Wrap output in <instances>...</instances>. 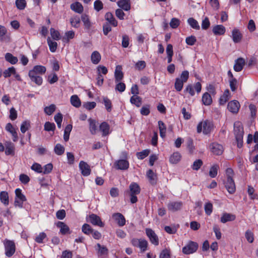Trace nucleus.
<instances>
[{
  "instance_id": "f257e3e1",
  "label": "nucleus",
  "mask_w": 258,
  "mask_h": 258,
  "mask_svg": "<svg viewBox=\"0 0 258 258\" xmlns=\"http://www.w3.org/2000/svg\"><path fill=\"white\" fill-rule=\"evenodd\" d=\"M234 134L237 142V146L238 148H241L243 146L244 131L243 125L239 121H235L234 123Z\"/></svg>"
},
{
  "instance_id": "f03ea898",
  "label": "nucleus",
  "mask_w": 258,
  "mask_h": 258,
  "mask_svg": "<svg viewBox=\"0 0 258 258\" xmlns=\"http://www.w3.org/2000/svg\"><path fill=\"white\" fill-rule=\"evenodd\" d=\"M234 171L231 168H227V191L232 194L236 190V186L233 179Z\"/></svg>"
},
{
  "instance_id": "7ed1b4c3",
  "label": "nucleus",
  "mask_w": 258,
  "mask_h": 258,
  "mask_svg": "<svg viewBox=\"0 0 258 258\" xmlns=\"http://www.w3.org/2000/svg\"><path fill=\"white\" fill-rule=\"evenodd\" d=\"M213 128V124L212 121L205 120L200 122L197 126V132L200 133L203 131L204 134L210 133Z\"/></svg>"
},
{
  "instance_id": "20e7f679",
  "label": "nucleus",
  "mask_w": 258,
  "mask_h": 258,
  "mask_svg": "<svg viewBox=\"0 0 258 258\" xmlns=\"http://www.w3.org/2000/svg\"><path fill=\"white\" fill-rule=\"evenodd\" d=\"M16 197L14 205L16 207L22 208L23 206V203L26 201V198L22 192L20 188H16L15 191Z\"/></svg>"
},
{
  "instance_id": "39448f33",
  "label": "nucleus",
  "mask_w": 258,
  "mask_h": 258,
  "mask_svg": "<svg viewBox=\"0 0 258 258\" xmlns=\"http://www.w3.org/2000/svg\"><path fill=\"white\" fill-rule=\"evenodd\" d=\"M202 89V85L200 82L196 83L193 86L191 84H188L186 86L184 92L188 93L191 96H193L195 95V90L198 94L200 93Z\"/></svg>"
},
{
  "instance_id": "423d86ee",
  "label": "nucleus",
  "mask_w": 258,
  "mask_h": 258,
  "mask_svg": "<svg viewBox=\"0 0 258 258\" xmlns=\"http://www.w3.org/2000/svg\"><path fill=\"white\" fill-rule=\"evenodd\" d=\"M4 245L6 255L8 257L12 256L15 252V244L14 241L6 240L4 241Z\"/></svg>"
},
{
  "instance_id": "0eeeda50",
  "label": "nucleus",
  "mask_w": 258,
  "mask_h": 258,
  "mask_svg": "<svg viewBox=\"0 0 258 258\" xmlns=\"http://www.w3.org/2000/svg\"><path fill=\"white\" fill-rule=\"evenodd\" d=\"M132 244L140 248L142 252H144L147 250L148 246V242L144 239L134 238L132 240Z\"/></svg>"
},
{
  "instance_id": "6e6552de",
  "label": "nucleus",
  "mask_w": 258,
  "mask_h": 258,
  "mask_svg": "<svg viewBox=\"0 0 258 258\" xmlns=\"http://www.w3.org/2000/svg\"><path fill=\"white\" fill-rule=\"evenodd\" d=\"M198 248V244L195 242L190 241L182 248V252L185 254H189L196 252Z\"/></svg>"
},
{
  "instance_id": "1a4fd4ad",
  "label": "nucleus",
  "mask_w": 258,
  "mask_h": 258,
  "mask_svg": "<svg viewBox=\"0 0 258 258\" xmlns=\"http://www.w3.org/2000/svg\"><path fill=\"white\" fill-rule=\"evenodd\" d=\"M145 231L150 242L156 246L158 245L159 244V239L155 232L150 228H146Z\"/></svg>"
},
{
  "instance_id": "9d476101",
  "label": "nucleus",
  "mask_w": 258,
  "mask_h": 258,
  "mask_svg": "<svg viewBox=\"0 0 258 258\" xmlns=\"http://www.w3.org/2000/svg\"><path fill=\"white\" fill-rule=\"evenodd\" d=\"M240 107L239 102L235 100L230 101L227 105V109L234 114H237L238 112Z\"/></svg>"
},
{
  "instance_id": "9b49d317",
  "label": "nucleus",
  "mask_w": 258,
  "mask_h": 258,
  "mask_svg": "<svg viewBox=\"0 0 258 258\" xmlns=\"http://www.w3.org/2000/svg\"><path fill=\"white\" fill-rule=\"evenodd\" d=\"M87 221L93 225L98 226L100 227L104 226V223L102 222L101 218L97 215L92 214L87 218Z\"/></svg>"
},
{
  "instance_id": "f8f14e48",
  "label": "nucleus",
  "mask_w": 258,
  "mask_h": 258,
  "mask_svg": "<svg viewBox=\"0 0 258 258\" xmlns=\"http://www.w3.org/2000/svg\"><path fill=\"white\" fill-rule=\"evenodd\" d=\"M230 36L234 43H240L243 37V35L241 31L236 28L233 29Z\"/></svg>"
},
{
  "instance_id": "ddd939ff",
  "label": "nucleus",
  "mask_w": 258,
  "mask_h": 258,
  "mask_svg": "<svg viewBox=\"0 0 258 258\" xmlns=\"http://www.w3.org/2000/svg\"><path fill=\"white\" fill-rule=\"evenodd\" d=\"M245 60L242 57H238L235 60L233 69L235 72H239L242 70L245 64Z\"/></svg>"
},
{
  "instance_id": "4468645a",
  "label": "nucleus",
  "mask_w": 258,
  "mask_h": 258,
  "mask_svg": "<svg viewBox=\"0 0 258 258\" xmlns=\"http://www.w3.org/2000/svg\"><path fill=\"white\" fill-rule=\"evenodd\" d=\"M112 218L120 227H122L125 224V219L124 217L119 213L113 214Z\"/></svg>"
},
{
  "instance_id": "2eb2a0df",
  "label": "nucleus",
  "mask_w": 258,
  "mask_h": 258,
  "mask_svg": "<svg viewBox=\"0 0 258 258\" xmlns=\"http://www.w3.org/2000/svg\"><path fill=\"white\" fill-rule=\"evenodd\" d=\"M79 168L84 176H88L90 174L91 169L90 166L86 162L83 161H80Z\"/></svg>"
},
{
  "instance_id": "dca6fc26",
  "label": "nucleus",
  "mask_w": 258,
  "mask_h": 258,
  "mask_svg": "<svg viewBox=\"0 0 258 258\" xmlns=\"http://www.w3.org/2000/svg\"><path fill=\"white\" fill-rule=\"evenodd\" d=\"M56 226L60 229V233L62 235L71 233L69 226L62 222H58L56 224Z\"/></svg>"
},
{
  "instance_id": "f3484780",
  "label": "nucleus",
  "mask_w": 258,
  "mask_h": 258,
  "mask_svg": "<svg viewBox=\"0 0 258 258\" xmlns=\"http://www.w3.org/2000/svg\"><path fill=\"white\" fill-rule=\"evenodd\" d=\"M6 147L5 154L6 155H14L15 154V145L11 142H6L5 143Z\"/></svg>"
},
{
  "instance_id": "a211bd4d",
  "label": "nucleus",
  "mask_w": 258,
  "mask_h": 258,
  "mask_svg": "<svg viewBox=\"0 0 258 258\" xmlns=\"http://www.w3.org/2000/svg\"><path fill=\"white\" fill-rule=\"evenodd\" d=\"M115 165L116 168L120 170H126L129 167L128 162L124 159L119 160L115 162Z\"/></svg>"
},
{
  "instance_id": "6ab92c4d",
  "label": "nucleus",
  "mask_w": 258,
  "mask_h": 258,
  "mask_svg": "<svg viewBox=\"0 0 258 258\" xmlns=\"http://www.w3.org/2000/svg\"><path fill=\"white\" fill-rule=\"evenodd\" d=\"M182 204L180 202H171L167 205L169 210L172 212H175L180 210L182 207Z\"/></svg>"
},
{
  "instance_id": "aec40b11",
  "label": "nucleus",
  "mask_w": 258,
  "mask_h": 258,
  "mask_svg": "<svg viewBox=\"0 0 258 258\" xmlns=\"http://www.w3.org/2000/svg\"><path fill=\"white\" fill-rule=\"evenodd\" d=\"M6 130L7 131L10 132L12 134L13 141H17L18 137L16 130L13 127L11 123H8L7 124L6 126Z\"/></svg>"
},
{
  "instance_id": "412c9836",
  "label": "nucleus",
  "mask_w": 258,
  "mask_h": 258,
  "mask_svg": "<svg viewBox=\"0 0 258 258\" xmlns=\"http://www.w3.org/2000/svg\"><path fill=\"white\" fill-rule=\"evenodd\" d=\"M212 152L216 155H221L223 152V147L222 145L217 143H213L211 145Z\"/></svg>"
},
{
  "instance_id": "4be33fe9",
  "label": "nucleus",
  "mask_w": 258,
  "mask_h": 258,
  "mask_svg": "<svg viewBox=\"0 0 258 258\" xmlns=\"http://www.w3.org/2000/svg\"><path fill=\"white\" fill-rule=\"evenodd\" d=\"M46 71V68L44 66L41 65H37L33 67L32 70L29 72H32L33 74L36 75H41L44 74Z\"/></svg>"
},
{
  "instance_id": "5701e85b",
  "label": "nucleus",
  "mask_w": 258,
  "mask_h": 258,
  "mask_svg": "<svg viewBox=\"0 0 258 258\" xmlns=\"http://www.w3.org/2000/svg\"><path fill=\"white\" fill-rule=\"evenodd\" d=\"M119 7L124 11H127L131 9V4L130 0H120L117 2Z\"/></svg>"
},
{
  "instance_id": "b1692460",
  "label": "nucleus",
  "mask_w": 258,
  "mask_h": 258,
  "mask_svg": "<svg viewBox=\"0 0 258 258\" xmlns=\"http://www.w3.org/2000/svg\"><path fill=\"white\" fill-rule=\"evenodd\" d=\"M114 76H115V82H120L123 77V73L121 71V67L120 66H117L116 67L115 72H114Z\"/></svg>"
},
{
  "instance_id": "393cba45",
  "label": "nucleus",
  "mask_w": 258,
  "mask_h": 258,
  "mask_svg": "<svg viewBox=\"0 0 258 258\" xmlns=\"http://www.w3.org/2000/svg\"><path fill=\"white\" fill-rule=\"evenodd\" d=\"M71 9L76 13L81 14L84 10L82 5L79 2H75L71 5Z\"/></svg>"
},
{
  "instance_id": "a878e982",
  "label": "nucleus",
  "mask_w": 258,
  "mask_h": 258,
  "mask_svg": "<svg viewBox=\"0 0 258 258\" xmlns=\"http://www.w3.org/2000/svg\"><path fill=\"white\" fill-rule=\"evenodd\" d=\"M32 72H29V77L31 81L35 82L38 85H41L42 83V78L39 75L33 74Z\"/></svg>"
},
{
  "instance_id": "bb28decb",
  "label": "nucleus",
  "mask_w": 258,
  "mask_h": 258,
  "mask_svg": "<svg viewBox=\"0 0 258 258\" xmlns=\"http://www.w3.org/2000/svg\"><path fill=\"white\" fill-rule=\"evenodd\" d=\"M212 31L215 35H221L224 34L225 28L223 25H218L213 28Z\"/></svg>"
},
{
  "instance_id": "cd10ccee",
  "label": "nucleus",
  "mask_w": 258,
  "mask_h": 258,
  "mask_svg": "<svg viewBox=\"0 0 258 258\" xmlns=\"http://www.w3.org/2000/svg\"><path fill=\"white\" fill-rule=\"evenodd\" d=\"M101 58V54L98 51H93L91 55V60L93 64H98Z\"/></svg>"
},
{
  "instance_id": "c85d7f7f",
  "label": "nucleus",
  "mask_w": 258,
  "mask_h": 258,
  "mask_svg": "<svg viewBox=\"0 0 258 258\" xmlns=\"http://www.w3.org/2000/svg\"><path fill=\"white\" fill-rule=\"evenodd\" d=\"M96 249L97 250L98 254L99 256L107 255L108 253V249L105 246L101 245L99 243L96 245Z\"/></svg>"
},
{
  "instance_id": "c756f323",
  "label": "nucleus",
  "mask_w": 258,
  "mask_h": 258,
  "mask_svg": "<svg viewBox=\"0 0 258 258\" xmlns=\"http://www.w3.org/2000/svg\"><path fill=\"white\" fill-rule=\"evenodd\" d=\"M75 35V32L72 31H68L66 32L64 36L62 37V41L64 43H68L71 39L74 38Z\"/></svg>"
},
{
  "instance_id": "7c9ffc66",
  "label": "nucleus",
  "mask_w": 258,
  "mask_h": 258,
  "mask_svg": "<svg viewBox=\"0 0 258 258\" xmlns=\"http://www.w3.org/2000/svg\"><path fill=\"white\" fill-rule=\"evenodd\" d=\"M99 130L102 133V135L105 136L109 134L110 126L107 122H103L99 126Z\"/></svg>"
},
{
  "instance_id": "2f4dec72",
  "label": "nucleus",
  "mask_w": 258,
  "mask_h": 258,
  "mask_svg": "<svg viewBox=\"0 0 258 258\" xmlns=\"http://www.w3.org/2000/svg\"><path fill=\"white\" fill-rule=\"evenodd\" d=\"M89 123V130L92 135H95L97 131V126L96 122L94 119L89 118L88 119Z\"/></svg>"
},
{
  "instance_id": "473e14b6",
  "label": "nucleus",
  "mask_w": 258,
  "mask_h": 258,
  "mask_svg": "<svg viewBox=\"0 0 258 258\" xmlns=\"http://www.w3.org/2000/svg\"><path fill=\"white\" fill-rule=\"evenodd\" d=\"M105 18L111 25L114 27L117 26V21L115 20L113 15L111 13H107L105 14Z\"/></svg>"
},
{
  "instance_id": "72a5a7b5",
  "label": "nucleus",
  "mask_w": 258,
  "mask_h": 258,
  "mask_svg": "<svg viewBox=\"0 0 258 258\" xmlns=\"http://www.w3.org/2000/svg\"><path fill=\"white\" fill-rule=\"evenodd\" d=\"M0 201L5 206L9 204V198L7 191H3L0 193Z\"/></svg>"
},
{
  "instance_id": "f704fd0d",
  "label": "nucleus",
  "mask_w": 258,
  "mask_h": 258,
  "mask_svg": "<svg viewBox=\"0 0 258 258\" xmlns=\"http://www.w3.org/2000/svg\"><path fill=\"white\" fill-rule=\"evenodd\" d=\"M71 104L77 108L79 107L81 105V102L77 95H74L70 98Z\"/></svg>"
},
{
  "instance_id": "c9c22d12",
  "label": "nucleus",
  "mask_w": 258,
  "mask_h": 258,
  "mask_svg": "<svg viewBox=\"0 0 258 258\" xmlns=\"http://www.w3.org/2000/svg\"><path fill=\"white\" fill-rule=\"evenodd\" d=\"M81 20L84 24L85 28L87 29H90L92 26V23L90 21L89 16L86 14H83L81 16Z\"/></svg>"
},
{
  "instance_id": "e433bc0d",
  "label": "nucleus",
  "mask_w": 258,
  "mask_h": 258,
  "mask_svg": "<svg viewBox=\"0 0 258 258\" xmlns=\"http://www.w3.org/2000/svg\"><path fill=\"white\" fill-rule=\"evenodd\" d=\"M202 102L205 105H210L212 102L210 94L207 92L205 93L202 96Z\"/></svg>"
},
{
  "instance_id": "4c0bfd02",
  "label": "nucleus",
  "mask_w": 258,
  "mask_h": 258,
  "mask_svg": "<svg viewBox=\"0 0 258 258\" xmlns=\"http://www.w3.org/2000/svg\"><path fill=\"white\" fill-rule=\"evenodd\" d=\"M70 21L72 27L76 28L79 27L81 20L79 16H74L72 17L70 19Z\"/></svg>"
},
{
  "instance_id": "58836bf2",
  "label": "nucleus",
  "mask_w": 258,
  "mask_h": 258,
  "mask_svg": "<svg viewBox=\"0 0 258 258\" xmlns=\"http://www.w3.org/2000/svg\"><path fill=\"white\" fill-rule=\"evenodd\" d=\"M181 159V155L178 152H174L171 155L169 161L172 164H176Z\"/></svg>"
},
{
  "instance_id": "ea45409f",
  "label": "nucleus",
  "mask_w": 258,
  "mask_h": 258,
  "mask_svg": "<svg viewBox=\"0 0 258 258\" xmlns=\"http://www.w3.org/2000/svg\"><path fill=\"white\" fill-rule=\"evenodd\" d=\"M158 126L160 131V135L162 138H164L166 136V127L163 121L160 120L158 121Z\"/></svg>"
},
{
  "instance_id": "a19ab883",
  "label": "nucleus",
  "mask_w": 258,
  "mask_h": 258,
  "mask_svg": "<svg viewBox=\"0 0 258 258\" xmlns=\"http://www.w3.org/2000/svg\"><path fill=\"white\" fill-rule=\"evenodd\" d=\"M73 128L72 124L67 125L64 131L63 139L64 141L67 142L69 140L70 134Z\"/></svg>"
},
{
  "instance_id": "79ce46f5",
  "label": "nucleus",
  "mask_w": 258,
  "mask_h": 258,
  "mask_svg": "<svg viewBox=\"0 0 258 258\" xmlns=\"http://www.w3.org/2000/svg\"><path fill=\"white\" fill-rule=\"evenodd\" d=\"M130 102L132 104L139 107L142 104V98L138 96H133L130 98Z\"/></svg>"
},
{
  "instance_id": "37998d69",
  "label": "nucleus",
  "mask_w": 258,
  "mask_h": 258,
  "mask_svg": "<svg viewBox=\"0 0 258 258\" xmlns=\"http://www.w3.org/2000/svg\"><path fill=\"white\" fill-rule=\"evenodd\" d=\"M5 59L9 62L12 64H16L18 62V58L17 57L13 56L10 53H7L5 55Z\"/></svg>"
},
{
  "instance_id": "c03bdc74",
  "label": "nucleus",
  "mask_w": 258,
  "mask_h": 258,
  "mask_svg": "<svg viewBox=\"0 0 258 258\" xmlns=\"http://www.w3.org/2000/svg\"><path fill=\"white\" fill-rule=\"evenodd\" d=\"M219 169V165L217 164L213 165L210 169L209 176L211 178L215 177L218 173V170Z\"/></svg>"
},
{
  "instance_id": "a18cd8bd",
  "label": "nucleus",
  "mask_w": 258,
  "mask_h": 258,
  "mask_svg": "<svg viewBox=\"0 0 258 258\" xmlns=\"http://www.w3.org/2000/svg\"><path fill=\"white\" fill-rule=\"evenodd\" d=\"M130 189L131 194L134 195H138L140 192V188L138 184L136 183H132L130 185Z\"/></svg>"
},
{
  "instance_id": "49530a36",
  "label": "nucleus",
  "mask_w": 258,
  "mask_h": 258,
  "mask_svg": "<svg viewBox=\"0 0 258 258\" xmlns=\"http://www.w3.org/2000/svg\"><path fill=\"white\" fill-rule=\"evenodd\" d=\"M147 176L152 184H155L156 182V175L153 170L150 169L147 172Z\"/></svg>"
},
{
  "instance_id": "de8ad7c7",
  "label": "nucleus",
  "mask_w": 258,
  "mask_h": 258,
  "mask_svg": "<svg viewBox=\"0 0 258 258\" xmlns=\"http://www.w3.org/2000/svg\"><path fill=\"white\" fill-rule=\"evenodd\" d=\"M47 41L49 47L50 51L52 52H55L57 46V43L55 41H52L50 37L47 38Z\"/></svg>"
},
{
  "instance_id": "09e8293b",
  "label": "nucleus",
  "mask_w": 258,
  "mask_h": 258,
  "mask_svg": "<svg viewBox=\"0 0 258 258\" xmlns=\"http://www.w3.org/2000/svg\"><path fill=\"white\" fill-rule=\"evenodd\" d=\"M187 23L193 29L199 30L200 29V26L198 21L192 18H190L187 20Z\"/></svg>"
},
{
  "instance_id": "8fccbe9b",
  "label": "nucleus",
  "mask_w": 258,
  "mask_h": 258,
  "mask_svg": "<svg viewBox=\"0 0 258 258\" xmlns=\"http://www.w3.org/2000/svg\"><path fill=\"white\" fill-rule=\"evenodd\" d=\"M64 147L60 144H57L54 149V151L57 155H61L64 152Z\"/></svg>"
},
{
  "instance_id": "3c124183",
  "label": "nucleus",
  "mask_w": 258,
  "mask_h": 258,
  "mask_svg": "<svg viewBox=\"0 0 258 258\" xmlns=\"http://www.w3.org/2000/svg\"><path fill=\"white\" fill-rule=\"evenodd\" d=\"M16 69L14 67L9 68L3 72V76L5 78L10 77L11 75L15 74Z\"/></svg>"
},
{
  "instance_id": "603ef678",
  "label": "nucleus",
  "mask_w": 258,
  "mask_h": 258,
  "mask_svg": "<svg viewBox=\"0 0 258 258\" xmlns=\"http://www.w3.org/2000/svg\"><path fill=\"white\" fill-rule=\"evenodd\" d=\"M56 106L54 104H51L44 109V112L48 115H51L55 110Z\"/></svg>"
},
{
  "instance_id": "864d4df0",
  "label": "nucleus",
  "mask_w": 258,
  "mask_h": 258,
  "mask_svg": "<svg viewBox=\"0 0 258 258\" xmlns=\"http://www.w3.org/2000/svg\"><path fill=\"white\" fill-rule=\"evenodd\" d=\"M159 258H171L170 250L168 248L163 249L159 254Z\"/></svg>"
},
{
  "instance_id": "5fc2aeb1",
  "label": "nucleus",
  "mask_w": 258,
  "mask_h": 258,
  "mask_svg": "<svg viewBox=\"0 0 258 258\" xmlns=\"http://www.w3.org/2000/svg\"><path fill=\"white\" fill-rule=\"evenodd\" d=\"M50 33L52 39L55 40H58L60 39V35L59 32L55 30L54 28H50Z\"/></svg>"
},
{
  "instance_id": "6e6d98bb",
  "label": "nucleus",
  "mask_w": 258,
  "mask_h": 258,
  "mask_svg": "<svg viewBox=\"0 0 258 258\" xmlns=\"http://www.w3.org/2000/svg\"><path fill=\"white\" fill-rule=\"evenodd\" d=\"M44 127V130L46 131H54L55 129V125L53 122L47 121L45 123Z\"/></svg>"
},
{
  "instance_id": "4d7b16f0",
  "label": "nucleus",
  "mask_w": 258,
  "mask_h": 258,
  "mask_svg": "<svg viewBox=\"0 0 258 258\" xmlns=\"http://www.w3.org/2000/svg\"><path fill=\"white\" fill-rule=\"evenodd\" d=\"M204 209L206 214L208 216L210 215L213 212V205L210 202L205 203Z\"/></svg>"
},
{
  "instance_id": "13d9d810",
  "label": "nucleus",
  "mask_w": 258,
  "mask_h": 258,
  "mask_svg": "<svg viewBox=\"0 0 258 258\" xmlns=\"http://www.w3.org/2000/svg\"><path fill=\"white\" fill-rule=\"evenodd\" d=\"M245 237L249 243H252L254 240V234L250 230H247L245 233Z\"/></svg>"
},
{
  "instance_id": "bf43d9fd",
  "label": "nucleus",
  "mask_w": 258,
  "mask_h": 258,
  "mask_svg": "<svg viewBox=\"0 0 258 258\" xmlns=\"http://www.w3.org/2000/svg\"><path fill=\"white\" fill-rule=\"evenodd\" d=\"M184 83V82H183L182 81H180L179 79L176 78L174 84V87L176 90L178 92L180 91L183 88Z\"/></svg>"
},
{
  "instance_id": "052dcab7",
  "label": "nucleus",
  "mask_w": 258,
  "mask_h": 258,
  "mask_svg": "<svg viewBox=\"0 0 258 258\" xmlns=\"http://www.w3.org/2000/svg\"><path fill=\"white\" fill-rule=\"evenodd\" d=\"M93 229L88 224H84L82 227V232L87 235L91 234L93 232Z\"/></svg>"
},
{
  "instance_id": "680f3d73",
  "label": "nucleus",
  "mask_w": 258,
  "mask_h": 258,
  "mask_svg": "<svg viewBox=\"0 0 258 258\" xmlns=\"http://www.w3.org/2000/svg\"><path fill=\"white\" fill-rule=\"evenodd\" d=\"M149 153L150 151L149 150H144L142 152H138L137 153V157L139 159L142 160L148 156Z\"/></svg>"
},
{
  "instance_id": "e2e57ef3",
  "label": "nucleus",
  "mask_w": 258,
  "mask_h": 258,
  "mask_svg": "<svg viewBox=\"0 0 258 258\" xmlns=\"http://www.w3.org/2000/svg\"><path fill=\"white\" fill-rule=\"evenodd\" d=\"M103 103L107 111L110 112L112 109V104L111 101L108 98L104 97Z\"/></svg>"
},
{
  "instance_id": "0e129e2a",
  "label": "nucleus",
  "mask_w": 258,
  "mask_h": 258,
  "mask_svg": "<svg viewBox=\"0 0 258 258\" xmlns=\"http://www.w3.org/2000/svg\"><path fill=\"white\" fill-rule=\"evenodd\" d=\"M188 78H189V72L187 71H184L181 73L180 76L177 78L179 79V80H180V81H182L183 82L185 83L187 81Z\"/></svg>"
},
{
  "instance_id": "69168bd1",
  "label": "nucleus",
  "mask_w": 258,
  "mask_h": 258,
  "mask_svg": "<svg viewBox=\"0 0 258 258\" xmlns=\"http://www.w3.org/2000/svg\"><path fill=\"white\" fill-rule=\"evenodd\" d=\"M31 169L37 173H42L43 172V168L42 167L40 164L37 163H34L31 166Z\"/></svg>"
},
{
  "instance_id": "338daca9",
  "label": "nucleus",
  "mask_w": 258,
  "mask_h": 258,
  "mask_svg": "<svg viewBox=\"0 0 258 258\" xmlns=\"http://www.w3.org/2000/svg\"><path fill=\"white\" fill-rule=\"evenodd\" d=\"M16 5L17 8L19 10H24L26 6V2L25 0H16Z\"/></svg>"
},
{
  "instance_id": "774afa93",
  "label": "nucleus",
  "mask_w": 258,
  "mask_h": 258,
  "mask_svg": "<svg viewBox=\"0 0 258 258\" xmlns=\"http://www.w3.org/2000/svg\"><path fill=\"white\" fill-rule=\"evenodd\" d=\"M116 85L115 88V90L118 91L121 93L124 91V90L125 89V84L123 83H122V82H116Z\"/></svg>"
}]
</instances>
